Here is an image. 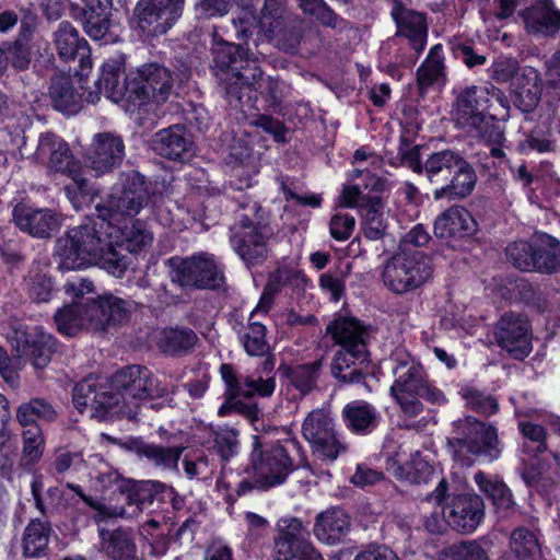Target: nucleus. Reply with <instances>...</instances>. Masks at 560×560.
Returning a JSON list of instances; mask_svg holds the SVG:
<instances>
[{"label": "nucleus", "instance_id": "f257e3e1", "mask_svg": "<svg viewBox=\"0 0 560 560\" xmlns=\"http://www.w3.org/2000/svg\"><path fill=\"white\" fill-rule=\"evenodd\" d=\"M174 385L161 382L142 365H128L109 378L89 376L79 382L72 390L74 407L83 412L90 409L91 417L98 421L115 416L135 419L144 401L164 398L171 402Z\"/></svg>", "mask_w": 560, "mask_h": 560}, {"label": "nucleus", "instance_id": "f03ea898", "mask_svg": "<svg viewBox=\"0 0 560 560\" xmlns=\"http://www.w3.org/2000/svg\"><path fill=\"white\" fill-rule=\"evenodd\" d=\"M110 224L103 219H89L68 229L55 242L54 259L60 270H78L100 265L108 273L121 277L129 256L114 247Z\"/></svg>", "mask_w": 560, "mask_h": 560}, {"label": "nucleus", "instance_id": "7ed1b4c3", "mask_svg": "<svg viewBox=\"0 0 560 560\" xmlns=\"http://www.w3.org/2000/svg\"><path fill=\"white\" fill-rule=\"evenodd\" d=\"M211 50L217 77L232 107L252 106L254 91H259L271 105L280 103L278 80L262 77L257 58L248 49L220 39Z\"/></svg>", "mask_w": 560, "mask_h": 560}, {"label": "nucleus", "instance_id": "20e7f679", "mask_svg": "<svg viewBox=\"0 0 560 560\" xmlns=\"http://www.w3.org/2000/svg\"><path fill=\"white\" fill-rule=\"evenodd\" d=\"M509 112V98L499 88L470 85L457 95L453 118L471 137L501 144L504 133L495 120L506 119Z\"/></svg>", "mask_w": 560, "mask_h": 560}, {"label": "nucleus", "instance_id": "39448f33", "mask_svg": "<svg viewBox=\"0 0 560 560\" xmlns=\"http://www.w3.org/2000/svg\"><path fill=\"white\" fill-rule=\"evenodd\" d=\"M390 360L395 380L389 392L406 416L417 417L423 411L420 398L438 405L445 401L443 393L430 383L422 364L415 357L397 349Z\"/></svg>", "mask_w": 560, "mask_h": 560}, {"label": "nucleus", "instance_id": "423d86ee", "mask_svg": "<svg viewBox=\"0 0 560 560\" xmlns=\"http://www.w3.org/2000/svg\"><path fill=\"white\" fill-rule=\"evenodd\" d=\"M424 176L435 186L434 200H453L471 194L477 182L472 166L457 152L445 149L424 161Z\"/></svg>", "mask_w": 560, "mask_h": 560}, {"label": "nucleus", "instance_id": "0eeeda50", "mask_svg": "<svg viewBox=\"0 0 560 560\" xmlns=\"http://www.w3.org/2000/svg\"><path fill=\"white\" fill-rule=\"evenodd\" d=\"M453 425L447 446L455 462L470 466L478 458L493 462L500 457L502 445L495 427L470 416L458 419Z\"/></svg>", "mask_w": 560, "mask_h": 560}, {"label": "nucleus", "instance_id": "6e6552de", "mask_svg": "<svg viewBox=\"0 0 560 560\" xmlns=\"http://www.w3.org/2000/svg\"><path fill=\"white\" fill-rule=\"evenodd\" d=\"M433 273L431 259L416 248L399 247L383 266L384 285L396 294L417 290L428 282Z\"/></svg>", "mask_w": 560, "mask_h": 560}, {"label": "nucleus", "instance_id": "1a4fd4ad", "mask_svg": "<svg viewBox=\"0 0 560 560\" xmlns=\"http://www.w3.org/2000/svg\"><path fill=\"white\" fill-rule=\"evenodd\" d=\"M149 201L150 190L144 176L131 171L124 174L121 188L96 206L97 218L115 229L122 219L136 217Z\"/></svg>", "mask_w": 560, "mask_h": 560}, {"label": "nucleus", "instance_id": "9d476101", "mask_svg": "<svg viewBox=\"0 0 560 560\" xmlns=\"http://www.w3.org/2000/svg\"><path fill=\"white\" fill-rule=\"evenodd\" d=\"M429 499L441 508L450 527L462 534H471L485 517V503L475 493H447V482L442 479Z\"/></svg>", "mask_w": 560, "mask_h": 560}, {"label": "nucleus", "instance_id": "9b49d317", "mask_svg": "<svg viewBox=\"0 0 560 560\" xmlns=\"http://www.w3.org/2000/svg\"><path fill=\"white\" fill-rule=\"evenodd\" d=\"M171 280L180 288L215 290L224 284L223 270L213 255L199 253L186 258L173 257Z\"/></svg>", "mask_w": 560, "mask_h": 560}, {"label": "nucleus", "instance_id": "f8f14e48", "mask_svg": "<svg viewBox=\"0 0 560 560\" xmlns=\"http://www.w3.org/2000/svg\"><path fill=\"white\" fill-rule=\"evenodd\" d=\"M250 464L260 490L282 485L295 468L285 445L261 442L257 436L254 438Z\"/></svg>", "mask_w": 560, "mask_h": 560}, {"label": "nucleus", "instance_id": "ddd939ff", "mask_svg": "<svg viewBox=\"0 0 560 560\" xmlns=\"http://www.w3.org/2000/svg\"><path fill=\"white\" fill-rule=\"evenodd\" d=\"M272 231L267 224L255 223L241 213L230 229V242L246 266L261 265L268 256V241Z\"/></svg>", "mask_w": 560, "mask_h": 560}, {"label": "nucleus", "instance_id": "4468645a", "mask_svg": "<svg viewBox=\"0 0 560 560\" xmlns=\"http://www.w3.org/2000/svg\"><path fill=\"white\" fill-rule=\"evenodd\" d=\"M302 434L320 459L334 462L348 450V445L338 438L334 419L326 409H314L306 416Z\"/></svg>", "mask_w": 560, "mask_h": 560}, {"label": "nucleus", "instance_id": "2eb2a0df", "mask_svg": "<svg viewBox=\"0 0 560 560\" xmlns=\"http://www.w3.org/2000/svg\"><path fill=\"white\" fill-rule=\"evenodd\" d=\"M307 527L298 517H282L277 523L273 539L275 560H324L306 539Z\"/></svg>", "mask_w": 560, "mask_h": 560}, {"label": "nucleus", "instance_id": "dca6fc26", "mask_svg": "<svg viewBox=\"0 0 560 560\" xmlns=\"http://www.w3.org/2000/svg\"><path fill=\"white\" fill-rule=\"evenodd\" d=\"M171 71L156 62L145 63L129 77V97L139 101V105L150 102L165 103L174 88Z\"/></svg>", "mask_w": 560, "mask_h": 560}, {"label": "nucleus", "instance_id": "f3484780", "mask_svg": "<svg viewBox=\"0 0 560 560\" xmlns=\"http://www.w3.org/2000/svg\"><path fill=\"white\" fill-rule=\"evenodd\" d=\"M185 0H140L135 14L139 28L148 36L165 34L182 16Z\"/></svg>", "mask_w": 560, "mask_h": 560}, {"label": "nucleus", "instance_id": "a211bd4d", "mask_svg": "<svg viewBox=\"0 0 560 560\" xmlns=\"http://www.w3.org/2000/svg\"><path fill=\"white\" fill-rule=\"evenodd\" d=\"M494 334L498 345L516 360H523L533 350L530 323L522 314H503Z\"/></svg>", "mask_w": 560, "mask_h": 560}, {"label": "nucleus", "instance_id": "6ab92c4d", "mask_svg": "<svg viewBox=\"0 0 560 560\" xmlns=\"http://www.w3.org/2000/svg\"><path fill=\"white\" fill-rule=\"evenodd\" d=\"M125 142L120 135L112 131L98 132L85 149L86 166L96 175H103L119 167L125 159Z\"/></svg>", "mask_w": 560, "mask_h": 560}, {"label": "nucleus", "instance_id": "aec40b11", "mask_svg": "<svg viewBox=\"0 0 560 560\" xmlns=\"http://www.w3.org/2000/svg\"><path fill=\"white\" fill-rule=\"evenodd\" d=\"M11 346L16 359L30 360L35 369L46 368L56 349L52 336L43 331H14Z\"/></svg>", "mask_w": 560, "mask_h": 560}, {"label": "nucleus", "instance_id": "412c9836", "mask_svg": "<svg viewBox=\"0 0 560 560\" xmlns=\"http://www.w3.org/2000/svg\"><path fill=\"white\" fill-rule=\"evenodd\" d=\"M96 88L97 92H90L88 95L86 100L90 103H96L100 100V94H104L117 103L126 93H129V78H125V56L122 54H115L103 62Z\"/></svg>", "mask_w": 560, "mask_h": 560}, {"label": "nucleus", "instance_id": "4be33fe9", "mask_svg": "<svg viewBox=\"0 0 560 560\" xmlns=\"http://www.w3.org/2000/svg\"><path fill=\"white\" fill-rule=\"evenodd\" d=\"M13 221L21 231L38 238L51 237L61 225V220L54 210L33 208L24 203L14 207Z\"/></svg>", "mask_w": 560, "mask_h": 560}, {"label": "nucleus", "instance_id": "5701e85b", "mask_svg": "<svg viewBox=\"0 0 560 560\" xmlns=\"http://www.w3.org/2000/svg\"><path fill=\"white\" fill-rule=\"evenodd\" d=\"M192 140L186 128L173 125L155 132L149 140V148L158 155L184 162L192 155Z\"/></svg>", "mask_w": 560, "mask_h": 560}, {"label": "nucleus", "instance_id": "b1692460", "mask_svg": "<svg viewBox=\"0 0 560 560\" xmlns=\"http://www.w3.org/2000/svg\"><path fill=\"white\" fill-rule=\"evenodd\" d=\"M392 16L398 27L396 35L407 38L416 51V56L410 60L412 66L427 45L428 27L425 18L422 13L408 9L400 2H396L393 7Z\"/></svg>", "mask_w": 560, "mask_h": 560}, {"label": "nucleus", "instance_id": "393cba45", "mask_svg": "<svg viewBox=\"0 0 560 560\" xmlns=\"http://www.w3.org/2000/svg\"><path fill=\"white\" fill-rule=\"evenodd\" d=\"M326 332L340 345L339 351H347L357 358H366L368 330L361 323L352 317H338L327 327Z\"/></svg>", "mask_w": 560, "mask_h": 560}, {"label": "nucleus", "instance_id": "a878e982", "mask_svg": "<svg viewBox=\"0 0 560 560\" xmlns=\"http://www.w3.org/2000/svg\"><path fill=\"white\" fill-rule=\"evenodd\" d=\"M94 331L105 330L109 326L124 324L129 320L137 304L114 294L100 295L92 299Z\"/></svg>", "mask_w": 560, "mask_h": 560}, {"label": "nucleus", "instance_id": "bb28decb", "mask_svg": "<svg viewBox=\"0 0 560 560\" xmlns=\"http://www.w3.org/2000/svg\"><path fill=\"white\" fill-rule=\"evenodd\" d=\"M37 155L48 158V166L55 173L68 176L81 171L80 163L72 155L69 145L55 133H42L37 145Z\"/></svg>", "mask_w": 560, "mask_h": 560}, {"label": "nucleus", "instance_id": "cd10ccee", "mask_svg": "<svg viewBox=\"0 0 560 560\" xmlns=\"http://www.w3.org/2000/svg\"><path fill=\"white\" fill-rule=\"evenodd\" d=\"M220 373L233 398H250L255 395L267 397L273 393L276 387L273 377L262 378L259 376L255 378L237 375L231 364H222Z\"/></svg>", "mask_w": 560, "mask_h": 560}, {"label": "nucleus", "instance_id": "c85d7f7f", "mask_svg": "<svg viewBox=\"0 0 560 560\" xmlns=\"http://www.w3.org/2000/svg\"><path fill=\"white\" fill-rule=\"evenodd\" d=\"M345 427L353 434H371L381 423L382 415L371 402L357 399L346 404L341 410Z\"/></svg>", "mask_w": 560, "mask_h": 560}, {"label": "nucleus", "instance_id": "c756f323", "mask_svg": "<svg viewBox=\"0 0 560 560\" xmlns=\"http://www.w3.org/2000/svg\"><path fill=\"white\" fill-rule=\"evenodd\" d=\"M477 231V222L463 207H451L434 222V234L440 238H464Z\"/></svg>", "mask_w": 560, "mask_h": 560}, {"label": "nucleus", "instance_id": "7c9ffc66", "mask_svg": "<svg viewBox=\"0 0 560 560\" xmlns=\"http://www.w3.org/2000/svg\"><path fill=\"white\" fill-rule=\"evenodd\" d=\"M54 319L58 331L69 337L82 329L94 331L92 301L67 304L56 312Z\"/></svg>", "mask_w": 560, "mask_h": 560}, {"label": "nucleus", "instance_id": "2f4dec72", "mask_svg": "<svg viewBox=\"0 0 560 560\" xmlns=\"http://www.w3.org/2000/svg\"><path fill=\"white\" fill-rule=\"evenodd\" d=\"M349 529L348 514L341 509L331 508L316 516L313 532L319 541L334 546L345 540Z\"/></svg>", "mask_w": 560, "mask_h": 560}, {"label": "nucleus", "instance_id": "473e14b6", "mask_svg": "<svg viewBox=\"0 0 560 560\" xmlns=\"http://www.w3.org/2000/svg\"><path fill=\"white\" fill-rule=\"evenodd\" d=\"M54 36L58 55L62 60L79 58L82 68L91 66L89 44L80 37L78 30L71 23L61 22Z\"/></svg>", "mask_w": 560, "mask_h": 560}, {"label": "nucleus", "instance_id": "72a5a7b5", "mask_svg": "<svg viewBox=\"0 0 560 560\" xmlns=\"http://www.w3.org/2000/svg\"><path fill=\"white\" fill-rule=\"evenodd\" d=\"M524 22L528 33L551 36L560 30V11L551 0H540L525 12Z\"/></svg>", "mask_w": 560, "mask_h": 560}, {"label": "nucleus", "instance_id": "f704fd0d", "mask_svg": "<svg viewBox=\"0 0 560 560\" xmlns=\"http://www.w3.org/2000/svg\"><path fill=\"white\" fill-rule=\"evenodd\" d=\"M511 96L514 106L521 112H533L541 97V86L536 71L529 69L517 75L512 84Z\"/></svg>", "mask_w": 560, "mask_h": 560}, {"label": "nucleus", "instance_id": "c9c22d12", "mask_svg": "<svg viewBox=\"0 0 560 560\" xmlns=\"http://www.w3.org/2000/svg\"><path fill=\"white\" fill-rule=\"evenodd\" d=\"M323 368L322 360L295 365H281L279 372L302 396L312 393L318 383Z\"/></svg>", "mask_w": 560, "mask_h": 560}, {"label": "nucleus", "instance_id": "e433bc0d", "mask_svg": "<svg viewBox=\"0 0 560 560\" xmlns=\"http://www.w3.org/2000/svg\"><path fill=\"white\" fill-rule=\"evenodd\" d=\"M101 549L110 560H133L136 557V545L132 533L127 528L114 530L101 528Z\"/></svg>", "mask_w": 560, "mask_h": 560}, {"label": "nucleus", "instance_id": "4c0bfd02", "mask_svg": "<svg viewBox=\"0 0 560 560\" xmlns=\"http://www.w3.org/2000/svg\"><path fill=\"white\" fill-rule=\"evenodd\" d=\"M199 338L187 327H170L162 330L158 346L160 350L172 357H182L190 353Z\"/></svg>", "mask_w": 560, "mask_h": 560}, {"label": "nucleus", "instance_id": "58836bf2", "mask_svg": "<svg viewBox=\"0 0 560 560\" xmlns=\"http://www.w3.org/2000/svg\"><path fill=\"white\" fill-rule=\"evenodd\" d=\"M445 81V66L443 46L434 45L424 61L417 70V85L420 93H424L435 84H443Z\"/></svg>", "mask_w": 560, "mask_h": 560}, {"label": "nucleus", "instance_id": "ea45409f", "mask_svg": "<svg viewBox=\"0 0 560 560\" xmlns=\"http://www.w3.org/2000/svg\"><path fill=\"white\" fill-rule=\"evenodd\" d=\"M119 235L113 236L114 247L122 254L138 253L151 246L153 241L152 233L144 228L140 221H133L130 225L114 229Z\"/></svg>", "mask_w": 560, "mask_h": 560}, {"label": "nucleus", "instance_id": "a19ab883", "mask_svg": "<svg viewBox=\"0 0 560 560\" xmlns=\"http://www.w3.org/2000/svg\"><path fill=\"white\" fill-rule=\"evenodd\" d=\"M49 97L52 106L61 113L72 115L80 109L81 95L74 90L68 75H56L51 79Z\"/></svg>", "mask_w": 560, "mask_h": 560}, {"label": "nucleus", "instance_id": "79ce46f5", "mask_svg": "<svg viewBox=\"0 0 560 560\" xmlns=\"http://www.w3.org/2000/svg\"><path fill=\"white\" fill-rule=\"evenodd\" d=\"M16 421L23 428L38 425L37 421L54 422L58 412L51 402L44 398L35 397L22 402L16 408Z\"/></svg>", "mask_w": 560, "mask_h": 560}, {"label": "nucleus", "instance_id": "37998d69", "mask_svg": "<svg viewBox=\"0 0 560 560\" xmlns=\"http://www.w3.org/2000/svg\"><path fill=\"white\" fill-rule=\"evenodd\" d=\"M366 358H357L347 351H337L331 362V375L342 384L364 382L362 364Z\"/></svg>", "mask_w": 560, "mask_h": 560}, {"label": "nucleus", "instance_id": "c03bdc74", "mask_svg": "<svg viewBox=\"0 0 560 560\" xmlns=\"http://www.w3.org/2000/svg\"><path fill=\"white\" fill-rule=\"evenodd\" d=\"M232 24L236 38L244 42H247L254 34H259L260 32L264 33L265 37H272L276 32L272 23H269L267 26L265 20L257 19L255 10L249 7L240 10L236 16L232 19Z\"/></svg>", "mask_w": 560, "mask_h": 560}, {"label": "nucleus", "instance_id": "a18cd8bd", "mask_svg": "<svg viewBox=\"0 0 560 560\" xmlns=\"http://www.w3.org/2000/svg\"><path fill=\"white\" fill-rule=\"evenodd\" d=\"M474 479L479 490L492 501L498 511L508 512L513 509V495L502 480L491 478L482 471L475 474Z\"/></svg>", "mask_w": 560, "mask_h": 560}, {"label": "nucleus", "instance_id": "49530a36", "mask_svg": "<svg viewBox=\"0 0 560 560\" xmlns=\"http://www.w3.org/2000/svg\"><path fill=\"white\" fill-rule=\"evenodd\" d=\"M185 447L183 445L163 446L148 443L142 458L161 471H178V463Z\"/></svg>", "mask_w": 560, "mask_h": 560}, {"label": "nucleus", "instance_id": "de8ad7c7", "mask_svg": "<svg viewBox=\"0 0 560 560\" xmlns=\"http://www.w3.org/2000/svg\"><path fill=\"white\" fill-rule=\"evenodd\" d=\"M50 535V525L38 518L32 520L23 534V555L25 557H40L47 546Z\"/></svg>", "mask_w": 560, "mask_h": 560}, {"label": "nucleus", "instance_id": "09e8293b", "mask_svg": "<svg viewBox=\"0 0 560 560\" xmlns=\"http://www.w3.org/2000/svg\"><path fill=\"white\" fill-rule=\"evenodd\" d=\"M383 209L384 205L378 197H369L362 209V231L364 236L371 241L381 240L385 234L387 225Z\"/></svg>", "mask_w": 560, "mask_h": 560}, {"label": "nucleus", "instance_id": "8fccbe9b", "mask_svg": "<svg viewBox=\"0 0 560 560\" xmlns=\"http://www.w3.org/2000/svg\"><path fill=\"white\" fill-rule=\"evenodd\" d=\"M31 493L36 510L44 516H49L57 512L63 501V491L59 487H49L44 493V482L40 476L33 478Z\"/></svg>", "mask_w": 560, "mask_h": 560}, {"label": "nucleus", "instance_id": "3c124183", "mask_svg": "<svg viewBox=\"0 0 560 560\" xmlns=\"http://www.w3.org/2000/svg\"><path fill=\"white\" fill-rule=\"evenodd\" d=\"M510 548L518 560H544L536 534L527 528L518 527L512 532Z\"/></svg>", "mask_w": 560, "mask_h": 560}, {"label": "nucleus", "instance_id": "603ef678", "mask_svg": "<svg viewBox=\"0 0 560 560\" xmlns=\"http://www.w3.org/2000/svg\"><path fill=\"white\" fill-rule=\"evenodd\" d=\"M303 13L315 16L324 26L338 32L349 30L350 23L336 14L324 0H296Z\"/></svg>", "mask_w": 560, "mask_h": 560}, {"label": "nucleus", "instance_id": "864d4df0", "mask_svg": "<svg viewBox=\"0 0 560 560\" xmlns=\"http://www.w3.org/2000/svg\"><path fill=\"white\" fill-rule=\"evenodd\" d=\"M22 456L20 464L23 467L37 464L45 450V439L39 425H33L22 432Z\"/></svg>", "mask_w": 560, "mask_h": 560}, {"label": "nucleus", "instance_id": "5fc2aeb1", "mask_svg": "<svg viewBox=\"0 0 560 560\" xmlns=\"http://www.w3.org/2000/svg\"><path fill=\"white\" fill-rule=\"evenodd\" d=\"M518 429L525 439L522 444V452L529 457H536L547 451L546 430L538 423L526 420L518 421Z\"/></svg>", "mask_w": 560, "mask_h": 560}, {"label": "nucleus", "instance_id": "6e6d98bb", "mask_svg": "<svg viewBox=\"0 0 560 560\" xmlns=\"http://www.w3.org/2000/svg\"><path fill=\"white\" fill-rule=\"evenodd\" d=\"M266 327L256 319L248 318V327L242 336L245 351L253 357L265 355L269 351L266 340Z\"/></svg>", "mask_w": 560, "mask_h": 560}, {"label": "nucleus", "instance_id": "4d7b16f0", "mask_svg": "<svg viewBox=\"0 0 560 560\" xmlns=\"http://www.w3.org/2000/svg\"><path fill=\"white\" fill-rule=\"evenodd\" d=\"M126 488L121 494L126 495V503L133 509L131 513L126 511L127 514L124 517L137 514L152 503L153 493L149 482H138L129 479V485Z\"/></svg>", "mask_w": 560, "mask_h": 560}, {"label": "nucleus", "instance_id": "13d9d810", "mask_svg": "<svg viewBox=\"0 0 560 560\" xmlns=\"http://www.w3.org/2000/svg\"><path fill=\"white\" fill-rule=\"evenodd\" d=\"M506 257L509 261L522 271H533L535 269V246L528 242H514L506 247Z\"/></svg>", "mask_w": 560, "mask_h": 560}, {"label": "nucleus", "instance_id": "bf43d9fd", "mask_svg": "<svg viewBox=\"0 0 560 560\" xmlns=\"http://www.w3.org/2000/svg\"><path fill=\"white\" fill-rule=\"evenodd\" d=\"M66 487L73 491L88 506L97 511L95 516L97 523L110 517H124L127 514L126 509L122 506H106L101 501L86 495L83 489L77 483L67 482Z\"/></svg>", "mask_w": 560, "mask_h": 560}, {"label": "nucleus", "instance_id": "052dcab7", "mask_svg": "<svg viewBox=\"0 0 560 560\" xmlns=\"http://www.w3.org/2000/svg\"><path fill=\"white\" fill-rule=\"evenodd\" d=\"M460 395L466 401V406L480 415L490 416L495 413L499 409L498 401L494 397L486 395L476 388H463Z\"/></svg>", "mask_w": 560, "mask_h": 560}, {"label": "nucleus", "instance_id": "680f3d73", "mask_svg": "<svg viewBox=\"0 0 560 560\" xmlns=\"http://www.w3.org/2000/svg\"><path fill=\"white\" fill-rule=\"evenodd\" d=\"M214 448L223 460H229L238 450V432L229 427H219L212 431Z\"/></svg>", "mask_w": 560, "mask_h": 560}, {"label": "nucleus", "instance_id": "e2e57ef3", "mask_svg": "<svg viewBox=\"0 0 560 560\" xmlns=\"http://www.w3.org/2000/svg\"><path fill=\"white\" fill-rule=\"evenodd\" d=\"M445 555L450 560H490L487 551L476 540L453 545Z\"/></svg>", "mask_w": 560, "mask_h": 560}, {"label": "nucleus", "instance_id": "0e129e2a", "mask_svg": "<svg viewBox=\"0 0 560 560\" xmlns=\"http://www.w3.org/2000/svg\"><path fill=\"white\" fill-rule=\"evenodd\" d=\"M26 287L30 298L35 302H47L52 293V281L50 277L35 272L26 279Z\"/></svg>", "mask_w": 560, "mask_h": 560}, {"label": "nucleus", "instance_id": "69168bd1", "mask_svg": "<svg viewBox=\"0 0 560 560\" xmlns=\"http://www.w3.org/2000/svg\"><path fill=\"white\" fill-rule=\"evenodd\" d=\"M67 177L71 182L65 185V192L72 206L78 210L81 208L83 199L90 195L89 183L83 177L82 170L77 172L75 175H68Z\"/></svg>", "mask_w": 560, "mask_h": 560}, {"label": "nucleus", "instance_id": "338daca9", "mask_svg": "<svg viewBox=\"0 0 560 560\" xmlns=\"http://www.w3.org/2000/svg\"><path fill=\"white\" fill-rule=\"evenodd\" d=\"M184 471L189 479L206 480L209 479L214 470L215 465L206 456H199L196 459L185 458L183 460Z\"/></svg>", "mask_w": 560, "mask_h": 560}, {"label": "nucleus", "instance_id": "774afa93", "mask_svg": "<svg viewBox=\"0 0 560 560\" xmlns=\"http://www.w3.org/2000/svg\"><path fill=\"white\" fill-rule=\"evenodd\" d=\"M546 78L548 92L560 98V50L546 61Z\"/></svg>", "mask_w": 560, "mask_h": 560}]
</instances>
